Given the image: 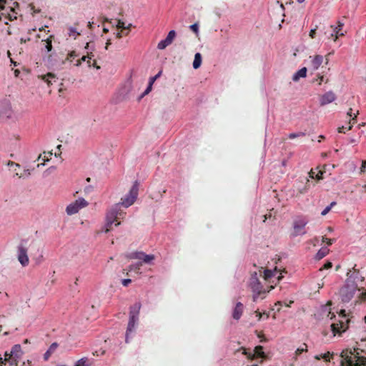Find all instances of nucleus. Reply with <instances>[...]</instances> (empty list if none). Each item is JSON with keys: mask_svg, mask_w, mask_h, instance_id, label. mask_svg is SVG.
Returning <instances> with one entry per match:
<instances>
[{"mask_svg": "<svg viewBox=\"0 0 366 366\" xmlns=\"http://www.w3.org/2000/svg\"><path fill=\"white\" fill-rule=\"evenodd\" d=\"M279 271L275 268L274 270L265 269L264 272V278L265 280H268L272 277H274L277 275Z\"/></svg>", "mask_w": 366, "mask_h": 366, "instance_id": "obj_23", "label": "nucleus"}, {"mask_svg": "<svg viewBox=\"0 0 366 366\" xmlns=\"http://www.w3.org/2000/svg\"><path fill=\"white\" fill-rule=\"evenodd\" d=\"M352 109L350 108L349 109V112H347V115L350 117V122H349V127L346 128V129L347 131L350 130L352 129V127L354 124H355L356 122V117H357V114H358V112H357V114H355L354 117L352 118ZM338 132L339 133H345V127L344 126L342 127H338Z\"/></svg>", "mask_w": 366, "mask_h": 366, "instance_id": "obj_16", "label": "nucleus"}, {"mask_svg": "<svg viewBox=\"0 0 366 366\" xmlns=\"http://www.w3.org/2000/svg\"><path fill=\"white\" fill-rule=\"evenodd\" d=\"M315 175H316L315 172H314L312 169H311L310 172H309L310 177L312 179H315Z\"/></svg>", "mask_w": 366, "mask_h": 366, "instance_id": "obj_56", "label": "nucleus"}, {"mask_svg": "<svg viewBox=\"0 0 366 366\" xmlns=\"http://www.w3.org/2000/svg\"><path fill=\"white\" fill-rule=\"evenodd\" d=\"M319 79H320L319 84H321V83L324 81V76H321L319 77Z\"/></svg>", "mask_w": 366, "mask_h": 366, "instance_id": "obj_62", "label": "nucleus"}, {"mask_svg": "<svg viewBox=\"0 0 366 366\" xmlns=\"http://www.w3.org/2000/svg\"><path fill=\"white\" fill-rule=\"evenodd\" d=\"M335 205H336V202H331V203H330V204L329 206L326 207L325 208V209L321 212V214H322V216L326 215V214H327V213L331 210V209H332Z\"/></svg>", "mask_w": 366, "mask_h": 366, "instance_id": "obj_38", "label": "nucleus"}, {"mask_svg": "<svg viewBox=\"0 0 366 366\" xmlns=\"http://www.w3.org/2000/svg\"><path fill=\"white\" fill-rule=\"evenodd\" d=\"M141 309V303L136 302L130 307L129 316L139 317V311Z\"/></svg>", "mask_w": 366, "mask_h": 366, "instance_id": "obj_18", "label": "nucleus"}, {"mask_svg": "<svg viewBox=\"0 0 366 366\" xmlns=\"http://www.w3.org/2000/svg\"><path fill=\"white\" fill-rule=\"evenodd\" d=\"M332 263L331 262H327L322 267L320 268V270L322 269H330L332 268Z\"/></svg>", "mask_w": 366, "mask_h": 366, "instance_id": "obj_48", "label": "nucleus"}, {"mask_svg": "<svg viewBox=\"0 0 366 366\" xmlns=\"http://www.w3.org/2000/svg\"><path fill=\"white\" fill-rule=\"evenodd\" d=\"M8 165H15L17 167H20V165L17 163H15L14 162L9 161L8 163Z\"/></svg>", "mask_w": 366, "mask_h": 366, "instance_id": "obj_58", "label": "nucleus"}, {"mask_svg": "<svg viewBox=\"0 0 366 366\" xmlns=\"http://www.w3.org/2000/svg\"><path fill=\"white\" fill-rule=\"evenodd\" d=\"M117 29H121L122 30H124V29H125V24H124V22H123L120 19H118L117 20Z\"/></svg>", "mask_w": 366, "mask_h": 366, "instance_id": "obj_45", "label": "nucleus"}, {"mask_svg": "<svg viewBox=\"0 0 366 366\" xmlns=\"http://www.w3.org/2000/svg\"><path fill=\"white\" fill-rule=\"evenodd\" d=\"M322 242H325L327 245H331L333 243L334 239H329V238H327L326 237L323 236L322 238Z\"/></svg>", "mask_w": 366, "mask_h": 366, "instance_id": "obj_46", "label": "nucleus"}, {"mask_svg": "<svg viewBox=\"0 0 366 366\" xmlns=\"http://www.w3.org/2000/svg\"><path fill=\"white\" fill-rule=\"evenodd\" d=\"M255 313H256L257 316L258 317V320H260L262 317V313L258 311H256Z\"/></svg>", "mask_w": 366, "mask_h": 366, "instance_id": "obj_59", "label": "nucleus"}, {"mask_svg": "<svg viewBox=\"0 0 366 366\" xmlns=\"http://www.w3.org/2000/svg\"><path fill=\"white\" fill-rule=\"evenodd\" d=\"M330 31L329 30V26H326L324 24H320V33L324 35V36H325V38H327L328 39H334V36H330V31Z\"/></svg>", "mask_w": 366, "mask_h": 366, "instance_id": "obj_28", "label": "nucleus"}, {"mask_svg": "<svg viewBox=\"0 0 366 366\" xmlns=\"http://www.w3.org/2000/svg\"><path fill=\"white\" fill-rule=\"evenodd\" d=\"M138 190V183L136 182L129 190V194H127L124 197L122 198V202L119 204L125 208L132 205L137 198Z\"/></svg>", "mask_w": 366, "mask_h": 366, "instance_id": "obj_8", "label": "nucleus"}, {"mask_svg": "<svg viewBox=\"0 0 366 366\" xmlns=\"http://www.w3.org/2000/svg\"><path fill=\"white\" fill-rule=\"evenodd\" d=\"M242 350V354L244 355L247 359L254 360L257 357H264L265 355L263 351V347L258 345L254 347L253 352L249 351L247 348L242 347L237 351Z\"/></svg>", "mask_w": 366, "mask_h": 366, "instance_id": "obj_11", "label": "nucleus"}, {"mask_svg": "<svg viewBox=\"0 0 366 366\" xmlns=\"http://www.w3.org/2000/svg\"><path fill=\"white\" fill-rule=\"evenodd\" d=\"M29 8H30V10L31 11L32 15H34L36 14H39L41 12V9L36 8V6H34V4L33 3H31L29 4Z\"/></svg>", "mask_w": 366, "mask_h": 366, "instance_id": "obj_40", "label": "nucleus"}, {"mask_svg": "<svg viewBox=\"0 0 366 366\" xmlns=\"http://www.w3.org/2000/svg\"><path fill=\"white\" fill-rule=\"evenodd\" d=\"M332 355L333 354H331L330 352H327V353L325 354L316 355L315 358L318 360L320 359H323L325 362H330Z\"/></svg>", "mask_w": 366, "mask_h": 366, "instance_id": "obj_31", "label": "nucleus"}, {"mask_svg": "<svg viewBox=\"0 0 366 366\" xmlns=\"http://www.w3.org/2000/svg\"><path fill=\"white\" fill-rule=\"evenodd\" d=\"M336 99L335 94L332 92H328L320 97V105L324 106L327 104L332 103Z\"/></svg>", "mask_w": 366, "mask_h": 366, "instance_id": "obj_14", "label": "nucleus"}, {"mask_svg": "<svg viewBox=\"0 0 366 366\" xmlns=\"http://www.w3.org/2000/svg\"><path fill=\"white\" fill-rule=\"evenodd\" d=\"M132 26V24H129L128 26H125L124 30H128V31H129Z\"/></svg>", "mask_w": 366, "mask_h": 366, "instance_id": "obj_61", "label": "nucleus"}, {"mask_svg": "<svg viewBox=\"0 0 366 366\" xmlns=\"http://www.w3.org/2000/svg\"><path fill=\"white\" fill-rule=\"evenodd\" d=\"M87 205L88 202L84 198H79L66 207V214L68 215H73L77 213L81 209L86 207Z\"/></svg>", "mask_w": 366, "mask_h": 366, "instance_id": "obj_10", "label": "nucleus"}, {"mask_svg": "<svg viewBox=\"0 0 366 366\" xmlns=\"http://www.w3.org/2000/svg\"><path fill=\"white\" fill-rule=\"evenodd\" d=\"M111 40L110 39H108L107 43H106V46H105V49H108L109 48V46L111 44Z\"/></svg>", "mask_w": 366, "mask_h": 366, "instance_id": "obj_60", "label": "nucleus"}, {"mask_svg": "<svg viewBox=\"0 0 366 366\" xmlns=\"http://www.w3.org/2000/svg\"><path fill=\"white\" fill-rule=\"evenodd\" d=\"M138 319L139 317L129 316V320L128 322V327L126 332V342H129V335L134 330L135 325L137 324Z\"/></svg>", "mask_w": 366, "mask_h": 366, "instance_id": "obj_15", "label": "nucleus"}, {"mask_svg": "<svg viewBox=\"0 0 366 366\" xmlns=\"http://www.w3.org/2000/svg\"><path fill=\"white\" fill-rule=\"evenodd\" d=\"M142 266V262H137V263L129 265L127 270V272L134 271L136 272H139ZM127 274H128V272H127Z\"/></svg>", "mask_w": 366, "mask_h": 366, "instance_id": "obj_32", "label": "nucleus"}, {"mask_svg": "<svg viewBox=\"0 0 366 366\" xmlns=\"http://www.w3.org/2000/svg\"><path fill=\"white\" fill-rule=\"evenodd\" d=\"M308 220L305 217H299L293 222V229L292 232V237H297L306 234L305 226L307 224Z\"/></svg>", "mask_w": 366, "mask_h": 366, "instance_id": "obj_9", "label": "nucleus"}, {"mask_svg": "<svg viewBox=\"0 0 366 366\" xmlns=\"http://www.w3.org/2000/svg\"><path fill=\"white\" fill-rule=\"evenodd\" d=\"M155 258L154 254H145L144 258L142 259V263H149L151 261L154 260Z\"/></svg>", "mask_w": 366, "mask_h": 366, "instance_id": "obj_37", "label": "nucleus"}, {"mask_svg": "<svg viewBox=\"0 0 366 366\" xmlns=\"http://www.w3.org/2000/svg\"><path fill=\"white\" fill-rule=\"evenodd\" d=\"M343 26H344V23L341 22V21H338L337 22V26H333V29L335 31H341L342 30V28H343Z\"/></svg>", "mask_w": 366, "mask_h": 366, "instance_id": "obj_44", "label": "nucleus"}, {"mask_svg": "<svg viewBox=\"0 0 366 366\" xmlns=\"http://www.w3.org/2000/svg\"><path fill=\"white\" fill-rule=\"evenodd\" d=\"M21 345H14L9 352H5L4 358L0 356V366H23L24 363L21 361Z\"/></svg>", "mask_w": 366, "mask_h": 366, "instance_id": "obj_3", "label": "nucleus"}, {"mask_svg": "<svg viewBox=\"0 0 366 366\" xmlns=\"http://www.w3.org/2000/svg\"><path fill=\"white\" fill-rule=\"evenodd\" d=\"M339 317L342 319L338 322H335L331 325L332 331L335 335L345 332L348 328L350 320L347 318L346 312L345 310H341L339 313Z\"/></svg>", "mask_w": 366, "mask_h": 366, "instance_id": "obj_6", "label": "nucleus"}, {"mask_svg": "<svg viewBox=\"0 0 366 366\" xmlns=\"http://www.w3.org/2000/svg\"><path fill=\"white\" fill-rule=\"evenodd\" d=\"M322 175H323V172L320 171L317 174H316L315 179H316L317 180L322 179L323 178Z\"/></svg>", "mask_w": 366, "mask_h": 366, "instance_id": "obj_54", "label": "nucleus"}, {"mask_svg": "<svg viewBox=\"0 0 366 366\" xmlns=\"http://www.w3.org/2000/svg\"><path fill=\"white\" fill-rule=\"evenodd\" d=\"M161 73H162V71H159L157 75L150 78V80H149L150 86H152L153 84V83L154 82V81L160 76Z\"/></svg>", "mask_w": 366, "mask_h": 366, "instance_id": "obj_49", "label": "nucleus"}, {"mask_svg": "<svg viewBox=\"0 0 366 366\" xmlns=\"http://www.w3.org/2000/svg\"><path fill=\"white\" fill-rule=\"evenodd\" d=\"M132 282V280L130 279H124L122 281V283L123 286L127 287L130 283Z\"/></svg>", "mask_w": 366, "mask_h": 366, "instance_id": "obj_53", "label": "nucleus"}, {"mask_svg": "<svg viewBox=\"0 0 366 366\" xmlns=\"http://www.w3.org/2000/svg\"><path fill=\"white\" fill-rule=\"evenodd\" d=\"M58 347V345L56 343H53L51 344V345L49 347V351H50L51 353L54 352L56 349Z\"/></svg>", "mask_w": 366, "mask_h": 366, "instance_id": "obj_52", "label": "nucleus"}, {"mask_svg": "<svg viewBox=\"0 0 366 366\" xmlns=\"http://www.w3.org/2000/svg\"><path fill=\"white\" fill-rule=\"evenodd\" d=\"M202 64V56L200 53H196L194 55V59L193 61V67L194 69H198Z\"/></svg>", "mask_w": 366, "mask_h": 366, "instance_id": "obj_30", "label": "nucleus"}, {"mask_svg": "<svg viewBox=\"0 0 366 366\" xmlns=\"http://www.w3.org/2000/svg\"><path fill=\"white\" fill-rule=\"evenodd\" d=\"M51 354V352L50 351L47 350V351L45 352V354H44V359H45V360H48V359H49V357H50Z\"/></svg>", "mask_w": 366, "mask_h": 366, "instance_id": "obj_57", "label": "nucleus"}, {"mask_svg": "<svg viewBox=\"0 0 366 366\" xmlns=\"http://www.w3.org/2000/svg\"><path fill=\"white\" fill-rule=\"evenodd\" d=\"M323 61V56L321 55H316L312 60V66L314 69H317L322 64Z\"/></svg>", "mask_w": 366, "mask_h": 366, "instance_id": "obj_22", "label": "nucleus"}, {"mask_svg": "<svg viewBox=\"0 0 366 366\" xmlns=\"http://www.w3.org/2000/svg\"><path fill=\"white\" fill-rule=\"evenodd\" d=\"M190 29L191 30H192L194 32H195L196 34L198 33V30H199V26L197 23L192 24L190 26Z\"/></svg>", "mask_w": 366, "mask_h": 366, "instance_id": "obj_50", "label": "nucleus"}, {"mask_svg": "<svg viewBox=\"0 0 366 366\" xmlns=\"http://www.w3.org/2000/svg\"><path fill=\"white\" fill-rule=\"evenodd\" d=\"M52 155H53V154L51 152H49L47 153L44 152L43 153V154L39 155V159H42L44 160V162H47L49 160V159H51Z\"/></svg>", "mask_w": 366, "mask_h": 366, "instance_id": "obj_35", "label": "nucleus"}, {"mask_svg": "<svg viewBox=\"0 0 366 366\" xmlns=\"http://www.w3.org/2000/svg\"><path fill=\"white\" fill-rule=\"evenodd\" d=\"M243 304L241 302H237L233 310L232 317L236 320H239L243 313Z\"/></svg>", "mask_w": 366, "mask_h": 366, "instance_id": "obj_17", "label": "nucleus"}, {"mask_svg": "<svg viewBox=\"0 0 366 366\" xmlns=\"http://www.w3.org/2000/svg\"><path fill=\"white\" fill-rule=\"evenodd\" d=\"M329 31H330V36H334V41H336L338 39L339 36H342L345 35V34L341 31H335L333 29V26L331 25V26H329Z\"/></svg>", "mask_w": 366, "mask_h": 366, "instance_id": "obj_24", "label": "nucleus"}, {"mask_svg": "<svg viewBox=\"0 0 366 366\" xmlns=\"http://www.w3.org/2000/svg\"><path fill=\"white\" fill-rule=\"evenodd\" d=\"M329 252L330 249L327 247H322L315 255L316 259L320 260L322 259L329 253Z\"/></svg>", "mask_w": 366, "mask_h": 366, "instance_id": "obj_27", "label": "nucleus"}, {"mask_svg": "<svg viewBox=\"0 0 366 366\" xmlns=\"http://www.w3.org/2000/svg\"><path fill=\"white\" fill-rule=\"evenodd\" d=\"M305 136V134L303 132H299V133H291L289 134L290 139H294L299 137H303Z\"/></svg>", "mask_w": 366, "mask_h": 366, "instance_id": "obj_43", "label": "nucleus"}, {"mask_svg": "<svg viewBox=\"0 0 366 366\" xmlns=\"http://www.w3.org/2000/svg\"><path fill=\"white\" fill-rule=\"evenodd\" d=\"M366 169V160L362 161V165L360 167V174L364 173Z\"/></svg>", "mask_w": 366, "mask_h": 366, "instance_id": "obj_51", "label": "nucleus"}, {"mask_svg": "<svg viewBox=\"0 0 366 366\" xmlns=\"http://www.w3.org/2000/svg\"><path fill=\"white\" fill-rule=\"evenodd\" d=\"M128 34H129V31L124 33V30L122 29L120 31H119L116 34V37L117 39H121V38H122L123 36H127Z\"/></svg>", "mask_w": 366, "mask_h": 366, "instance_id": "obj_47", "label": "nucleus"}, {"mask_svg": "<svg viewBox=\"0 0 366 366\" xmlns=\"http://www.w3.org/2000/svg\"><path fill=\"white\" fill-rule=\"evenodd\" d=\"M169 45H170V44L166 40V39H164L158 43L157 49L162 50L164 49Z\"/></svg>", "mask_w": 366, "mask_h": 366, "instance_id": "obj_36", "label": "nucleus"}, {"mask_svg": "<svg viewBox=\"0 0 366 366\" xmlns=\"http://www.w3.org/2000/svg\"><path fill=\"white\" fill-rule=\"evenodd\" d=\"M18 260L23 267H26L29 264V261L27 255V249L22 246H19L18 248Z\"/></svg>", "mask_w": 366, "mask_h": 366, "instance_id": "obj_13", "label": "nucleus"}, {"mask_svg": "<svg viewBox=\"0 0 366 366\" xmlns=\"http://www.w3.org/2000/svg\"><path fill=\"white\" fill-rule=\"evenodd\" d=\"M307 75V68L303 67L297 71L292 76V80L294 81H297L300 78L305 77Z\"/></svg>", "mask_w": 366, "mask_h": 366, "instance_id": "obj_21", "label": "nucleus"}, {"mask_svg": "<svg viewBox=\"0 0 366 366\" xmlns=\"http://www.w3.org/2000/svg\"><path fill=\"white\" fill-rule=\"evenodd\" d=\"M67 30H68V35L74 39H76V37L81 34V33L77 31L76 28H75L74 26H69L67 28Z\"/></svg>", "mask_w": 366, "mask_h": 366, "instance_id": "obj_29", "label": "nucleus"}, {"mask_svg": "<svg viewBox=\"0 0 366 366\" xmlns=\"http://www.w3.org/2000/svg\"><path fill=\"white\" fill-rule=\"evenodd\" d=\"M79 55L74 51H72L68 54L66 60L72 62L73 59L77 57Z\"/></svg>", "mask_w": 366, "mask_h": 366, "instance_id": "obj_39", "label": "nucleus"}, {"mask_svg": "<svg viewBox=\"0 0 366 366\" xmlns=\"http://www.w3.org/2000/svg\"><path fill=\"white\" fill-rule=\"evenodd\" d=\"M14 112L12 109L11 102L9 97H4L0 99V117L3 119H12Z\"/></svg>", "mask_w": 366, "mask_h": 366, "instance_id": "obj_7", "label": "nucleus"}, {"mask_svg": "<svg viewBox=\"0 0 366 366\" xmlns=\"http://www.w3.org/2000/svg\"><path fill=\"white\" fill-rule=\"evenodd\" d=\"M320 26L316 25L315 28H313L310 30L309 36L311 39L315 38L317 30H318V29L320 30Z\"/></svg>", "mask_w": 366, "mask_h": 366, "instance_id": "obj_41", "label": "nucleus"}, {"mask_svg": "<svg viewBox=\"0 0 366 366\" xmlns=\"http://www.w3.org/2000/svg\"><path fill=\"white\" fill-rule=\"evenodd\" d=\"M282 278V276L281 275V274H280V275H277V281H278V282H279Z\"/></svg>", "mask_w": 366, "mask_h": 366, "instance_id": "obj_63", "label": "nucleus"}, {"mask_svg": "<svg viewBox=\"0 0 366 366\" xmlns=\"http://www.w3.org/2000/svg\"><path fill=\"white\" fill-rule=\"evenodd\" d=\"M152 89V86H150V83L149 84V86L147 88V89L144 91V92L142 94V97L144 96V95H147V94L149 93V92L151 91Z\"/></svg>", "mask_w": 366, "mask_h": 366, "instance_id": "obj_55", "label": "nucleus"}, {"mask_svg": "<svg viewBox=\"0 0 366 366\" xmlns=\"http://www.w3.org/2000/svg\"><path fill=\"white\" fill-rule=\"evenodd\" d=\"M92 57H94V55L91 52L90 54H88L86 56H83L81 59H78L76 61V63L75 64V65L77 66H80L82 61H85L86 60V59H89L87 61V64H88L89 66H92L91 59H92Z\"/></svg>", "mask_w": 366, "mask_h": 366, "instance_id": "obj_26", "label": "nucleus"}, {"mask_svg": "<svg viewBox=\"0 0 366 366\" xmlns=\"http://www.w3.org/2000/svg\"><path fill=\"white\" fill-rule=\"evenodd\" d=\"M145 254L143 252H134L126 254V257L129 259H139L142 261Z\"/></svg>", "mask_w": 366, "mask_h": 366, "instance_id": "obj_19", "label": "nucleus"}, {"mask_svg": "<svg viewBox=\"0 0 366 366\" xmlns=\"http://www.w3.org/2000/svg\"><path fill=\"white\" fill-rule=\"evenodd\" d=\"M307 346L306 344H303V346L297 349L295 354L296 355H299L302 354L303 352H306L307 350Z\"/></svg>", "mask_w": 366, "mask_h": 366, "instance_id": "obj_42", "label": "nucleus"}, {"mask_svg": "<svg viewBox=\"0 0 366 366\" xmlns=\"http://www.w3.org/2000/svg\"><path fill=\"white\" fill-rule=\"evenodd\" d=\"M19 7V3L15 0H0V12L1 11L2 16H8L10 20L13 17L10 11L16 14Z\"/></svg>", "mask_w": 366, "mask_h": 366, "instance_id": "obj_5", "label": "nucleus"}, {"mask_svg": "<svg viewBox=\"0 0 366 366\" xmlns=\"http://www.w3.org/2000/svg\"><path fill=\"white\" fill-rule=\"evenodd\" d=\"M292 303H293V301H290L289 304H288V303H285V306H287V307H290V305H291Z\"/></svg>", "mask_w": 366, "mask_h": 366, "instance_id": "obj_64", "label": "nucleus"}, {"mask_svg": "<svg viewBox=\"0 0 366 366\" xmlns=\"http://www.w3.org/2000/svg\"><path fill=\"white\" fill-rule=\"evenodd\" d=\"M41 77L44 81L47 83L48 86L51 85L53 84V81L55 82L57 79L55 74L52 73H48L46 75L41 76Z\"/></svg>", "mask_w": 366, "mask_h": 366, "instance_id": "obj_20", "label": "nucleus"}, {"mask_svg": "<svg viewBox=\"0 0 366 366\" xmlns=\"http://www.w3.org/2000/svg\"><path fill=\"white\" fill-rule=\"evenodd\" d=\"M54 36H49L46 40L43 41L44 42L45 49L47 51H51L52 49V39Z\"/></svg>", "mask_w": 366, "mask_h": 366, "instance_id": "obj_33", "label": "nucleus"}, {"mask_svg": "<svg viewBox=\"0 0 366 366\" xmlns=\"http://www.w3.org/2000/svg\"><path fill=\"white\" fill-rule=\"evenodd\" d=\"M92 365V361L90 360L88 357H84L77 360L74 366H91Z\"/></svg>", "mask_w": 366, "mask_h": 366, "instance_id": "obj_25", "label": "nucleus"}, {"mask_svg": "<svg viewBox=\"0 0 366 366\" xmlns=\"http://www.w3.org/2000/svg\"><path fill=\"white\" fill-rule=\"evenodd\" d=\"M340 357L341 366H366V357L360 356L356 349L342 350Z\"/></svg>", "mask_w": 366, "mask_h": 366, "instance_id": "obj_2", "label": "nucleus"}, {"mask_svg": "<svg viewBox=\"0 0 366 366\" xmlns=\"http://www.w3.org/2000/svg\"><path fill=\"white\" fill-rule=\"evenodd\" d=\"M250 285H251L252 292H254V295H253V301L254 302H257L258 298L262 295H264L267 292L266 290L263 289V287L261 285L258 279L256 277L252 278Z\"/></svg>", "mask_w": 366, "mask_h": 366, "instance_id": "obj_12", "label": "nucleus"}, {"mask_svg": "<svg viewBox=\"0 0 366 366\" xmlns=\"http://www.w3.org/2000/svg\"><path fill=\"white\" fill-rule=\"evenodd\" d=\"M176 36V32L174 30L170 31L167 36L165 38L166 40L171 44Z\"/></svg>", "mask_w": 366, "mask_h": 366, "instance_id": "obj_34", "label": "nucleus"}, {"mask_svg": "<svg viewBox=\"0 0 366 366\" xmlns=\"http://www.w3.org/2000/svg\"><path fill=\"white\" fill-rule=\"evenodd\" d=\"M340 296L342 301L344 302H348L353 297H356L355 300V304L360 303L366 300V290L363 284L359 285L347 280L345 285L340 290Z\"/></svg>", "mask_w": 366, "mask_h": 366, "instance_id": "obj_1", "label": "nucleus"}, {"mask_svg": "<svg viewBox=\"0 0 366 366\" xmlns=\"http://www.w3.org/2000/svg\"><path fill=\"white\" fill-rule=\"evenodd\" d=\"M120 204H114L107 213V224L105 232H109L112 229V225L115 223V226L120 224L119 219H124L126 212L121 209Z\"/></svg>", "mask_w": 366, "mask_h": 366, "instance_id": "obj_4", "label": "nucleus"}]
</instances>
